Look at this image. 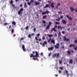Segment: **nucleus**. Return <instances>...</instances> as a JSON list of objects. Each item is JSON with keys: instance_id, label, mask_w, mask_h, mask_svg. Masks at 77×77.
I'll return each mask as SVG.
<instances>
[{"instance_id": "obj_43", "label": "nucleus", "mask_w": 77, "mask_h": 77, "mask_svg": "<svg viewBox=\"0 0 77 77\" xmlns=\"http://www.w3.org/2000/svg\"><path fill=\"white\" fill-rule=\"evenodd\" d=\"M45 12H43V13H42V14L43 15H44V14H45Z\"/></svg>"}, {"instance_id": "obj_10", "label": "nucleus", "mask_w": 77, "mask_h": 77, "mask_svg": "<svg viewBox=\"0 0 77 77\" xmlns=\"http://www.w3.org/2000/svg\"><path fill=\"white\" fill-rule=\"evenodd\" d=\"M68 18L70 21H72V18L70 17H69L68 15Z\"/></svg>"}, {"instance_id": "obj_40", "label": "nucleus", "mask_w": 77, "mask_h": 77, "mask_svg": "<svg viewBox=\"0 0 77 77\" xmlns=\"http://www.w3.org/2000/svg\"><path fill=\"white\" fill-rule=\"evenodd\" d=\"M35 39L36 40V41H38V37H35Z\"/></svg>"}, {"instance_id": "obj_35", "label": "nucleus", "mask_w": 77, "mask_h": 77, "mask_svg": "<svg viewBox=\"0 0 77 77\" xmlns=\"http://www.w3.org/2000/svg\"><path fill=\"white\" fill-rule=\"evenodd\" d=\"M26 29V30H28V29H29V26H26V27L25 28Z\"/></svg>"}, {"instance_id": "obj_20", "label": "nucleus", "mask_w": 77, "mask_h": 77, "mask_svg": "<svg viewBox=\"0 0 77 77\" xmlns=\"http://www.w3.org/2000/svg\"><path fill=\"white\" fill-rule=\"evenodd\" d=\"M69 63H72V60H70L69 61Z\"/></svg>"}, {"instance_id": "obj_49", "label": "nucleus", "mask_w": 77, "mask_h": 77, "mask_svg": "<svg viewBox=\"0 0 77 77\" xmlns=\"http://www.w3.org/2000/svg\"><path fill=\"white\" fill-rule=\"evenodd\" d=\"M58 7H59V6H58V5H57L56 6V9H57V8H58Z\"/></svg>"}, {"instance_id": "obj_33", "label": "nucleus", "mask_w": 77, "mask_h": 77, "mask_svg": "<svg viewBox=\"0 0 77 77\" xmlns=\"http://www.w3.org/2000/svg\"><path fill=\"white\" fill-rule=\"evenodd\" d=\"M51 24H52V23H51V22H49V26H51Z\"/></svg>"}, {"instance_id": "obj_38", "label": "nucleus", "mask_w": 77, "mask_h": 77, "mask_svg": "<svg viewBox=\"0 0 77 77\" xmlns=\"http://www.w3.org/2000/svg\"><path fill=\"white\" fill-rule=\"evenodd\" d=\"M74 43L76 44L77 43V39L75 40L74 41Z\"/></svg>"}, {"instance_id": "obj_1", "label": "nucleus", "mask_w": 77, "mask_h": 77, "mask_svg": "<svg viewBox=\"0 0 77 77\" xmlns=\"http://www.w3.org/2000/svg\"><path fill=\"white\" fill-rule=\"evenodd\" d=\"M35 56L33 55L32 54H31V55H30V57H33V59L34 60H37V58H35V57H39V54L38 53V52L35 51Z\"/></svg>"}, {"instance_id": "obj_12", "label": "nucleus", "mask_w": 77, "mask_h": 77, "mask_svg": "<svg viewBox=\"0 0 77 77\" xmlns=\"http://www.w3.org/2000/svg\"><path fill=\"white\" fill-rule=\"evenodd\" d=\"M63 40V41H68V38H66L65 36H64Z\"/></svg>"}, {"instance_id": "obj_41", "label": "nucleus", "mask_w": 77, "mask_h": 77, "mask_svg": "<svg viewBox=\"0 0 77 77\" xmlns=\"http://www.w3.org/2000/svg\"><path fill=\"white\" fill-rule=\"evenodd\" d=\"M12 7H13V8H14V7H15V5L14 4H11Z\"/></svg>"}, {"instance_id": "obj_52", "label": "nucleus", "mask_w": 77, "mask_h": 77, "mask_svg": "<svg viewBox=\"0 0 77 77\" xmlns=\"http://www.w3.org/2000/svg\"><path fill=\"white\" fill-rule=\"evenodd\" d=\"M42 39H43V40H44V39H45V37H44V36H43V37H42Z\"/></svg>"}, {"instance_id": "obj_5", "label": "nucleus", "mask_w": 77, "mask_h": 77, "mask_svg": "<svg viewBox=\"0 0 77 77\" xmlns=\"http://www.w3.org/2000/svg\"><path fill=\"white\" fill-rule=\"evenodd\" d=\"M61 21L64 24H66V22L64 20H62Z\"/></svg>"}, {"instance_id": "obj_2", "label": "nucleus", "mask_w": 77, "mask_h": 77, "mask_svg": "<svg viewBox=\"0 0 77 77\" xmlns=\"http://www.w3.org/2000/svg\"><path fill=\"white\" fill-rule=\"evenodd\" d=\"M23 11H24V9H23V8H20L19 11H18V14H19V15H20V14H21L22 13V12H23Z\"/></svg>"}, {"instance_id": "obj_29", "label": "nucleus", "mask_w": 77, "mask_h": 77, "mask_svg": "<svg viewBox=\"0 0 77 77\" xmlns=\"http://www.w3.org/2000/svg\"><path fill=\"white\" fill-rule=\"evenodd\" d=\"M34 1L33 0H31L30 1V3H33Z\"/></svg>"}, {"instance_id": "obj_58", "label": "nucleus", "mask_w": 77, "mask_h": 77, "mask_svg": "<svg viewBox=\"0 0 77 77\" xmlns=\"http://www.w3.org/2000/svg\"><path fill=\"white\" fill-rule=\"evenodd\" d=\"M54 36H55L56 37H57V34H55Z\"/></svg>"}, {"instance_id": "obj_46", "label": "nucleus", "mask_w": 77, "mask_h": 77, "mask_svg": "<svg viewBox=\"0 0 77 77\" xmlns=\"http://www.w3.org/2000/svg\"><path fill=\"white\" fill-rule=\"evenodd\" d=\"M44 42V44H47V42H46L45 41V42Z\"/></svg>"}, {"instance_id": "obj_21", "label": "nucleus", "mask_w": 77, "mask_h": 77, "mask_svg": "<svg viewBox=\"0 0 77 77\" xmlns=\"http://www.w3.org/2000/svg\"><path fill=\"white\" fill-rule=\"evenodd\" d=\"M11 33H14V29H12L11 30Z\"/></svg>"}, {"instance_id": "obj_37", "label": "nucleus", "mask_w": 77, "mask_h": 77, "mask_svg": "<svg viewBox=\"0 0 77 77\" xmlns=\"http://www.w3.org/2000/svg\"><path fill=\"white\" fill-rule=\"evenodd\" d=\"M60 69H61V70L62 71L63 70V67H59Z\"/></svg>"}, {"instance_id": "obj_42", "label": "nucleus", "mask_w": 77, "mask_h": 77, "mask_svg": "<svg viewBox=\"0 0 77 77\" xmlns=\"http://www.w3.org/2000/svg\"><path fill=\"white\" fill-rule=\"evenodd\" d=\"M46 17H47V16H46V15L44 16L43 17V18H46Z\"/></svg>"}, {"instance_id": "obj_59", "label": "nucleus", "mask_w": 77, "mask_h": 77, "mask_svg": "<svg viewBox=\"0 0 77 77\" xmlns=\"http://www.w3.org/2000/svg\"><path fill=\"white\" fill-rule=\"evenodd\" d=\"M38 41H41V38H39L38 39Z\"/></svg>"}, {"instance_id": "obj_8", "label": "nucleus", "mask_w": 77, "mask_h": 77, "mask_svg": "<svg viewBox=\"0 0 77 77\" xmlns=\"http://www.w3.org/2000/svg\"><path fill=\"white\" fill-rule=\"evenodd\" d=\"M22 49H23V51H26V49H25V46H24V45H22Z\"/></svg>"}, {"instance_id": "obj_62", "label": "nucleus", "mask_w": 77, "mask_h": 77, "mask_svg": "<svg viewBox=\"0 0 77 77\" xmlns=\"http://www.w3.org/2000/svg\"><path fill=\"white\" fill-rule=\"evenodd\" d=\"M60 18H61V19H62V18H63V16H60Z\"/></svg>"}, {"instance_id": "obj_16", "label": "nucleus", "mask_w": 77, "mask_h": 77, "mask_svg": "<svg viewBox=\"0 0 77 77\" xmlns=\"http://www.w3.org/2000/svg\"><path fill=\"white\" fill-rule=\"evenodd\" d=\"M24 8H27V4L26 2L24 4Z\"/></svg>"}, {"instance_id": "obj_63", "label": "nucleus", "mask_w": 77, "mask_h": 77, "mask_svg": "<svg viewBox=\"0 0 77 77\" xmlns=\"http://www.w3.org/2000/svg\"><path fill=\"white\" fill-rule=\"evenodd\" d=\"M42 45L43 47H45V44L44 43H43Z\"/></svg>"}, {"instance_id": "obj_19", "label": "nucleus", "mask_w": 77, "mask_h": 77, "mask_svg": "<svg viewBox=\"0 0 77 77\" xmlns=\"http://www.w3.org/2000/svg\"><path fill=\"white\" fill-rule=\"evenodd\" d=\"M57 55V54H56V53L54 54L53 55V56H52L53 57H56V56Z\"/></svg>"}, {"instance_id": "obj_28", "label": "nucleus", "mask_w": 77, "mask_h": 77, "mask_svg": "<svg viewBox=\"0 0 77 77\" xmlns=\"http://www.w3.org/2000/svg\"><path fill=\"white\" fill-rule=\"evenodd\" d=\"M10 4H11V5H12L13 4V1H12V0H11V1H10Z\"/></svg>"}, {"instance_id": "obj_53", "label": "nucleus", "mask_w": 77, "mask_h": 77, "mask_svg": "<svg viewBox=\"0 0 77 77\" xmlns=\"http://www.w3.org/2000/svg\"><path fill=\"white\" fill-rule=\"evenodd\" d=\"M35 31H36V28H34V31L35 32Z\"/></svg>"}, {"instance_id": "obj_54", "label": "nucleus", "mask_w": 77, "mask_h": 77, "mask_svg": "<svg viewBox=\"0 0 77 77\" xmlns=\"http://www.w3.org/2000/svg\"><path fill=\"white\" fill-rule=\"evenodd\" d=\"M62 33L63 34H65V32L63 31H62Z\"/></svg>"}, {"instance_id": "obj_23", "label": "nucleus", "mask_w": 77, "mask_h": 77, "mask_svg": "<svg viewBox=\"0 0 77 77\" xmlns=\"http://www.w3.org/2000/svg\"><path fill=\"white\" fill-rule=\"evenodd\" d=\"M55 24H60V23L57 22H55Z\"/></svg>"}, {"instance_id": "obj_4", "label": "nucleus", "mask_w": 77, "mask_h": 77, "mask_svg": "<svg viewBox=\"0 0 77 77\" xmlns=\"http://www.w3.org/2000/svg\"><path fill=\"white\" fill-rule=\"evenodd\" d=\"M53 48H54L53 47L51 46L50 48V47L48 48V51L51 50V51H52V50H53Z\"/></svg>"}, {"instance_id": "obj_18", "label": "nucleus", "mask_w": 77, "mask_h": 77, "mask_svg": "<svg viewBox=\"0 0 77 77\" xmlns=\"http://www.w3.org/2000/svg\"><path fill=\"white\" fill-rule=\"evenodd\" d=\"M12 24H13L14 26H15L16 25V23L15 21H13L12 22Z\"/></svg>"}, {"instance_id": "obj_6", "label": "nucleus", "mask_w": 77, "mask_h": 77, "mask_svg": "<svg viewBox=\"0 0 77 77\" xmlns=\"http://www.w3.org/2000/svg\"><path fill=\"white\" fill-rule=\"evenodd\" d=\"M53 31H54V32H56L57 30L54 27L51 30V32H53Z\"/></svg>"}, {"instance_id": "obj_55", "label": "nucleus", "mask_w": 77, "mask_h": 77, "mask_svg": "<svg viewBox=\"0 0 77 77\" xmlns=\"http://www.w3.org/2000/svg\"><path fill=\"white\" fill-rule=\"evenodd\" d=\"M41 56H43V53H41Z\"/></svg>"}, {"instance_id": "obj_11", "label": "nucleus", "mask_w": 77, "mask_h": 77, "mask_svg": "<svg viewBox=\"0 0 77 77\" xmlns=\"http://www.w3.org/2000/svg\"><path fill=\"white\" fill-rule=\"evenodd\" d=\"M74 46H75V45L74 44H71L69 45L70 47H74Z\"/></svg>"}, {"instance_id": "obj_30", "label": "nucleus", "mask_w": 77, "mask_h": 77, "mask_svg": "<svg viewBox=\"0 0 77 77\" xmlns=\"http://www.w3.org/2000/svg\"><path fill=\"white\" fill-rule=\"evenodd\" d=\"M61 28V26H58V29H60Z\"/></svg>"}, {"instance_id": "obj_14", "label": "nucleus", "mask_w": 77, "mask_h": 77, "mask_svg": "<svg viewBox=\"0 0 77 77\" xmlns=\"http://www.w3.org/2000/svg\"><path fill=\"white\" fill-rule=\"evenodd\" d=\"M50 28V25H48V26H47L46 28V30H47V29H49V28Z\"/></svg>"}, {"instance_id": "obj_24", "label": "nucleus", "mask_w": 77, "mask_h": 77, "mask_svg": "<svg viewBox=\"0 0 77 77\" xmlns=\"http://www.w3.org/2000/svg\"><path fill=\"white\" fill-rule=\"evenodd\" d=\"M68 54H69L70 55H71V54L70 51H68Z\"/></svg>"}, {"instance_id": "obj_26", "label": "nucleus", "mask_w": 77, "mask_h": 77, "mask_svg": "<svg viewBox=\"0 0 77 77\" xmlns=\"http://www.w3.org/2000/svg\"><path fill=\"white\" fill-rule=\"evenodd\" d=\"M49 37H52V36H53V35L51 34V35H48Z\"/></svg>"}, {"instance_id": "obj_45", "label": "nucleus", "mask_w": 77, "mask_h": 77, "mask_svg": "<svg viewBox=\"0 0 77 77\" xmlns=\"http://www.w3.org/2000/svg\"><path fill=\"white\" fill-rule=\"evenodd\" d=\"M58 35H61V33H60V32H59Z\"/></svg>"}, {"instance_id": "obj_39", "label": "nucleus", "mask_w": 77, "mask_h": 77, "mask_svg": "<svg viewBox=\"0 0 77 77\" xmlns=\"http://www.w3.org/2000/svg\"><path fill=\"white\" fill-rule=\"evenodd\" d=\"M57 25H55L54 26V28L55 29V28H57Z\"/></svg>"}, {"instance_id": "obj_3", "label": "nucleus", "mask_w": 77, "mask_h": 77, "mask_svg": "<svg viewBox=\"0 0 77 77\" xmlns=\"http://www.w3.org/2000/svg\"><path fill=\"white\" fill-rule=\"evenodd\" d=\"M59 46H60V45L59 43H57L56 45H54V47L55 48H59Z\"/></svg>"}, {"instance_id": "obj_7", "label": "nucleus", "mask_w": 77, "mask_h": 77, "mask_svg": "<svg viewBox=\"0 0 77 77\" xmlns=\"http://www.w3.org/2000/svg\"><path fill=\"white\" fill-rule=\"evenodd\" d=\"M51 43H53V44H55V40L54 39H52L51 40Z\"/></svg>"}, {"instance_id": "obj_50", "label": "nucleus", "mask_w": 77, "mask_h": 77, "mask_svg": "<svg viewBox=\"0 0 77 77\" xmlns=\"http://www.w3.org/2000/svg\"><path fill=\"white\" fill-rule=\"evenodd\" d=\"M75 50H77V47H76L75 48Z\"/></svg>"}, {"instance_id": "obj_47", "label": "nucleus", "mask_w": 77, "mask_h": 77, "mask_svg": "<svg viewBox=\"0 0 77 77\" xmlns=\"http://www.w3.org/2000/svg\"><path fill=\"white\" fill-rule=\"evenodd\" d=\"M4 26H6V25H8V23H5L4 24Z\"/></svg>"}, {"instance_id": "obj_36", "label": "nucleus", "mask_w": 77, "mask_h": 77, "mask_svg": "<svg viewBox=\"0 0 77 77\" xmlns=\"http://www.w3.org/2000/svg\"><path fill=\"white\" fill-rule=\"evenodd\" d=\"M42 22L44 24H45L46 23V22H45V20H43Z\"/></svg>"}, {"instance_id": "obj_34", "label": "nucleus", "mask_w": 77, "mask_h": 77, "mask_svg": "<svg viewBox=\"0 0 77 77\" xmlns=\"http://www.w3.org/2000/svg\"><path fill=\"white\" fill-rule=\"evenodd\" d=\"M28 38H31V35H30V34H29Z\"/></svg>"}, {"instance_id": "obj_44", "label": "nucleus", "mask_w": 77, "mask_h": 77, "mask_svg": "<svg viewBox=\"0 0 77 77\" xmlns=\"http://www.w3.org/2000/svg\"><path fill=\"white\" fill-rule=\"evenodd\" d=\"M27 3H28V5H30L31 3L29 2H28Z\"/></svg>"}, {"instance_id": "obj_64", "label": "nucleus", "mask_w": 77, "mask_h": 77, "mask_svg": "<svg viewBox=\"0 0 77 77\" xmlns=\"http://www.w3.org/2000/svg\"><path fill=\"white\" fill-rule=\"evenodd\" d=\"M75 12H77V9H75Z\"/></svg>"}, {"instance_id": "obj_15", "label": "nucleus", "mask_w": 77, "mask_h": 77, "mask_svg": "<svg viewBox=\"0 0 77 77\" xmlns=\"http://www.w3.org/2000/svg\"><path fill=\"white\" fill-rule=\"evenodd\" d=\"M49 8V5H48L46 4L45 6L44 7V8Z\"/></svg>"}, {"instance_id": "obj_56", "label": "nucleus", "mask_w": 77, "mask_h": 77, "mask_svg": "<svg viewBox=\"0 0 77 77\" xmlns=\"http://www.w3.org/2000/svg\"><path fill=\"white\" fill-rule=\"evenodd\" d=\"M51 53H49V54L48 56H51Z\"/></svg>"}, {"instance_id": "obj_31", "label": "nucleus", "mask_w": 77, "mask_h": 77, "mask_svg": "<svg viewBox=\"0 0 77 77\" xmlns=\"http://www.w3.org/2000/svg\"><path fill=\"white\" fill-rule=\"evenodd\" d=\"M49 11H47L46 12H45V14H49Z\"/></svg>"}, {"instance_id": "obj_9", "label": "nucleus", "mask_w": 77, "mask_h": 77, "mask_svg": "<svg viewBox=\"0 0 77 77\" xmlns=\"http://www.w3.org/2000/svg\"><path fill=\"white\" fill-rule=\"evenodd\" d=\"M51 8H54V4L53 3H52L51 4Z\"/></svg>"}, {"instance_id": "obj_27", "label": "nucleus", "mask_w": 77, "mask_h": 77, "mask_svg": "<svg viewBox=\"0 0 77 77\" xmlns=\"http://www.w3.org/2000/svg\"><path fill=\"white\" fill-rule=\"evenodd\" d=\"M51 38L49 39L48 40V42H50V41H51Z\"/></svg>"}, {"instance_id": "obj_51", "label": "nucleus", "mask_w": 77, "mask_h": 77, "mask_svg": "<svg viewBox=\"0 0 77 77\" xmlns=\"http://www.w3.org/2000/svg\"><path fill=\"white\" fill-rule=\"evenodd\" d=\"M20 39V40H23V39H24V38H21Z\"/></svg>"}, {"instance_id": "obj_32", "label": "nucleus", "mask_w": 77, "mask_h": 77, "mask_svg": "<svg viewBox=\"0 0 77 77\" xmlns=\"http://www.w3.org/2000/svg\"><path fill=\"white\" fill-rule=\"evenodd\" d=\"M59 56V53H57V58H58Z\"/></svg>"}, {"instance_id": "obj_25", "label": "nucleus", "mask_w": 77, "mask_h": 77, "mask_svg": "<svg viewBox=\"0 0 77 77\" xmlns=\"http://www.w3.org/2000/svg\"><path fill=\"white\" fill-rule=\"evenodd\" d=\"M60 17H58V19H56V21H60Z\"/></svg>"}, {"instance_id": "obj_48", "label": "nucleus", "mask_w": 77, "mask_h": 77, "mask_svg": "<svg viewBox=\"0 0 77 77\" xmlns=\"http://www.w3.org/2000/svg\"><path fill=\"white\" fill-rule=\"evenodd\" d=\"M39 35H40V33H38L37 34V36H39Z\"/></svg>"}, {"instance_id": "obj_17", "label": "nucleus", "mask_w": 77, "mask_h": 77, "mask_svg": "<svg viewBox=\"0 0 77 77\" xmlns=\"http://www.w3.org/2000/svg\"><path fill=\"white\" fill-rule=\"evenodd\" d=\"M34 3H35V5H36V6H37V5H38L40 4L39 2H35Z\"/></svg>"}, {"instance_id": "obj_13", "label": "nucleus", "mask_w": 77, "mask_h": 77, "mask_svg": "<svg viewBox=\"0 0 77 77\" xmlns=\"http://www.w3.org/2000/svg\"><path fill=\"white\" fill-rule=\"evenodd\" d=\"M70 9L72 12H73V11H74V8H73L72 7H70Z\"/></svg>"}, {"instance_id": "obj_60", "label": "nucleus", "mask_w": 77, "mask_h": 77, "mask_svg": "<svg viewBox=\"0 0 77 77\" xmlns=\"http://www.w3.org/2000/svg\"><path fill=\"white\" fill-rule=\"evenodd\" d=\"M61 13H62L61 11H59V12H58V13L59 14H61Z\"/></svg>"}, {"instance_id": "obj_22", "label": "nucleus", "mask_w": 77, "mask_h": 77, "mask_svg": "<svg viewBox=\"0 0 77 77\" xmlns=\"http://www.w3.org/2000/svg\"><path fill=\"white\" fill-rule=\"evenodd\" d=\"M59 63H60V64H61V63H62V60H59Z\"/></svg>"}, {"instance_id": "obj_61", "label": "nucleus", "mask_w": 77, "mask_h": 77, "mask_svg": "<svg viewBox=\"0 0 77 77\" xmlns=\"http://www.w3.org/2000/svg\"><path fill=\"white\" fill-rule=\"evenodd\" d=\"M58 72H59V73H61L62 72H61V71H60V70H59L58 71Z\"/></svg>"}, {"instance_id": "obj_57", "label": "nucleus", "mask_w": 77, "mask_h": 77, "mask_svg": "<svg viewBox=\"0 0 77 77\" xmlns=\"http://www.w3.org/2000/svg\"><path fill=\"white\" fill-rule=\"evenodd\" d=\"M23 6V5L22 4H21L20 5V7L21 8Z\"/></svg>"}]
</instances>
